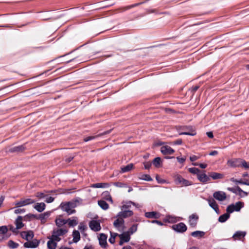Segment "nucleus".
<instances>
[{
	"instance_id": "37",
	"label": "nucleus",
	"mask_w": 249,
	"mask_h": 249,
	"mask_svg": "<svg viewBox=\"0 0 249 249\" xmlns=\"http://www.w3.org/2000/svg\"><path fill=\"white\" fill-rule=\"evenodd\" d=\"M133 167V164L132 163L127 164L126 166L121 168V172L125 173L129 172L132 169Z\"/></svg>"
},
{
	"instance_id": "60",
	"label": "nucleus",
	"mask_w": 249,
	"mask_h": 249,
	"mask_svg": "<svg viewBox=\"0 0 249 249\" xmlns=\"http://www.w3.org/2000/svg\"><path fill=\"white\" fill-rule=\"evenodd\" d=\"M228 190L231 192H232L233 193H234V194H237V192H238V190H237V186H236V187L235 188H230V187H229L228 188Z\"/></svg>"
},
{
	"instance_id": "41",
	"label": "nucleus",
	"mask_w": 249,
	"mask_h": 249,
	"mask_svg": "<svg viewBox=\"0 0 249 249\" xmlns=\"http://www.w3.org/2000/svg\"><path fill=\"white\" fill-rule=\"evenodd\" d=\"M118 235V233H112L110 232V237L108 239V241L110 244H114L115 242V237Z\"/></svg>"
},
{
	"instance_id": "44",
	"label": "nucleus",
	"mask_w": 249,
	"mask_h": 249,
	"mask_svg": "<svg viewBox=\"0 0 249 249\" xmlns=\"http://www.w3.org/2000/svg\"><path fill=\"white\" fill-rule=\"evenodd\" d=\"M137 230V224H133L129 229L128 231L126 232H129V233H130V235L131 234H133L134 232H135Z\"/></svg>"
},
{
	"instance_id": "64",
	"label": "nucleus",
	"mask_w": 249,
	"mask_h": 249,
	"mask_svg": "<svg viewBox=\"0 0 249 249\" xmlns=\"http://www.w3.org/2000/svg\"><path fill=\"white\" fill-rule=\"evenodd\" d=\"M156 179L157 181H158V182L160 183H163L165 182V181L163 179H161L160 178V177L158 175L156 177Z\"/></svg>"
},
{
	"instance_id": "47",
	"label": "nucleus",
	"mask_w": 249,
	"mask_h": 249,
	"mask_svg": "<svg viewBox=\"0 0 249 249\" xmlns=\"http://www.w3.org/2000/svg\"><path fill=\"white\" fill-rule=\"evenodd\" d=\"M188 171L190 173L193 174H199L200 170L198 168H195V167H192L189 168L188 169Z\"/></svg>"
},
{
	"instance_id": "19",
	"label": "nucleus",
	"mask_w": 249,
	"mask_h": 249,
	"mask_svg": "<svg viewBox=\"0 0 249 249\" xmlns=\"http://www.w3.org/2000/svg\"><path fill=\"white\" fill-rule=\"evenodd\" d=\"M23 219L22 216L19 215L15 220V224L18 230L21 229L24 226V224L22 222Z\"/></svg>"
},
{
	"instance_id": "26",
	"label": "nucleus",
	"mask_w": 249,
	"mask_h": 249,
	"mask_svg": "<svg viewBox=\"0 0 249 249\" xmlns=\"http://www.w3.org/2000/svg\"><path fill=\"white\" fill-rule=\"evenodd\" d=\"M109 186L110 185L107 183H96L93 184L91 187L95 188H106Z\"/></svg>"
},
{
	"instance_id": "57",
	"label": "nucleus",
	"mask_w": 249,
	"mask_h": 249,
	"mask_svg": "<svg viewBox=\"0 0 249 249\" xmlns=\"http://www.w3.org/2000/svg\"><path fill=\"white\" fill-rule=\"evenodd\" d=\"M193 164L194 165H195V166H197V165H199V167L202 168V169H205L207 167V165L206 164H205V163H200V164H198L197 163H193Z\"/></svg>"
},
{
	"instance_id": "31",
	"label": "nucleus",
	"mask_w": 249,
	"mask_h": 249,
	"mask_svg": "<svg viewBox=\"0 0 249 249\" xmlns=\"http://www.w3.org/2000/svg\"><path fill=\"white\" fill-rule=\"evenodd\" d=\"M55 222L56 225L58 227H61L65 224H67V221L66 219H61V218H56L55 220Z\"/></svg>"
},
{
	"instance_id": "29",
	"label": "nucleus",
	"mask_w": 249,
	"mask_h": 249,
	"mask_svg": "<svg viewBox=\"0 0 249 249\" xmlns=\"http://www.w3.org/2000/svg\"><path fill=\"white\" fill-rule=\"evenodd\" d=\"M230 217V214L229 213H225L221 215L218 218V221L221 223L226 222Z\"/></svg>"
},
{
	"instance_id": "43",
	"label": "nucleus",
	"mask_w": 249,
	"mask_h": 249,
	"mask_svg": "<svg viewBox=\"0 0 249 249\" xmlns=\"http://www.w3.org/2000/svg\"><path fill=\"white\" fill-rule=\"evenodd\" d=\"M23 218L24 221L30 220L32 218H36V215L34 214L28 213L25 215Z\"/></svg>"
},
{
	"instance_id": "5",
	"label": "nucleus",
	"mask_w": 249,
	"mask_h": 249,
	"mask_svg": "<svg viewBox=\"0 0 249 249\" xmlns=\"http://www.w3.org/2000/svg\"><path fill=\"white\" fill-rule=\"evenodd\" d=\"M20 236L23 239L26 240L27 242L33 239L34 236V232L31 230L21 231L20 233Z\"/></svg>"
},
{
	"instance_id": "11",
	"label": "nucleus",
	"mask_w": 249,
	"mask_h": 249,
	"mask_svg": "<svg viewBox=\"0 0 249 249\" xmlns=\"http://www.w3.org/2000/svg\"><path fill=\"white\" fill-rule=\"evenodd\" d=\"M107 236L105 233H102L99 235L98 237L99 245L103 248H106L107 245Z\"/></svg>"
},
{
	"instance_id": "13",
	"label": "nucleus",
	"mask_w": 249,
	"mask_h": 249,
	"mask_svg": "<svg viewBox=\"0 0 249 249\" xmlns=\"http://www.w3.org/2000/svg\"><path fill=\"white\" fill-rule=\"evenodd\" d=\"M25 149V145H20L10 148L9 149V151L10 153H18L23 152Z\"/></svg>"
},
{
	"instance_id": "34",
	"label": "nucleus",
	"mask_w": 249,
	"mask_h": 249,
	"mask_svg": "<svg viewBox=\"0 0 249 249\" xmlns=\"http://www.w3.org/2000/svg\"><path fill=\"white\" fill-rule=\"evenodd\" d=\"M7 246L11 249H15L18 247L19 244L10 240L7 243Z\"/></svg>"
},
{
	"instance_id": "18",
	"label": "nucleus",
	"mask_w": 249,
	"mask_h": 249,
	"mask_svg": "<svg viewBox=\"0 0 249 249\" xmlns=\"http://www.w3.org/2000/svg\"><path fill=\"white\" fill-rule=\"evenodd\" d=\"M67 223L68 224L69 227H74L76 226L78 223V218L76 216H73L71 218H68L66 219Z\"/></svg>"
},
{
	"instance_id": "7",
	"label": "nucleus",
	"mask_w": 249,
	"mask_h": 249,
	"mask_svg": "<svg viewBox=\"0 0 249 249\" xmlns=\"http://www.w3.org/2000/svg\"><path fill=\"white\" fill-rule=\"evenodd\" d=\"M175 181L177 184H180L184 186H188L192 184L190 181L183 178L180 175H178Z\"/></svg>"
},
{
	"instance_id": "4",
	"label": "nucleus",
	"mask_w": 249,
	"mask_h": 249,
	"mask_svg": "<svg viewBox=\"0 0 249 249\" xmlns=\"http://www.w3.org/2000/svg\"><path fill=\"white\" fill-rule=\"evenodd\" d=\"M40 243V241L36 239H34L24 243L23 247L27 249H35L37 247Z\"/></svg>"
},
{
	"instance_id": "6",
	"label": "nucleus",
	"mask_w": 249,
	"mask_h": 249,
	"mask_svg": "<svg viewBox=\"0 0 249 249\" xmlns=\"http://www.w3.org/2000/svg\"><path fill=\"white\" fill-rule=\"evenodd\" d=\"M242 159L240 158H235L229 160L227 164L231 167H241Z\"/></svg>"
},
{
	"instance_id": "52",
	"label": "nucleus",
	"mask_w": 249,
	"mask_h": 249,
	"mask_svg": "<svg viewBox=\"0 0 249 249\" xmlns=\"http://www.w3.org/2000/svg\"><path fill=\"white\" fill-rule=\"evenodd\" d=\"M241 167L246 169H249V162H247L245 160L242 159Z\"/></svg>"
},
{
	"instance_id": "40",
	"label": "nucleus",
	"mask_w": 249,
	"mask_h": 249,
	"mask_svg": "<svg viewBox=\"0 0 249 249\" xmlns=\"http://www.w3.org/2000/svg\"><path fill=\"white\" fill-rule=\"evenodd\" d=\"M153 164L156 167H159L161 163V159L160 157H156L153 160Z\"/></svg>"
},
{
	"instance_id": "45",
	"label": "nucleus",
	"mask_w": 249,
	"mask_h": 249,
	"mask_svg": "<svg viewBox=\"0 0 249 249\" xmlns=\"http://www.w3.org/2000/svg\"><path fill=\"white\" fill-rule=\"evenodd\" d=\"M234 211H235V208H234V204H231L227 207V213H229L230 214V213H233Z\"/></svg>"
},
{
	"instance_id": "17",
	"label": "nucleus",
	"mask_w": 249,
	"mask_h": 249,
	"mask_svg": "<svg viewBox=\"0 0 249 249\" xmlns=\"http://www.w3.org/2000/svg\"><path fill=\"white\" fill-rule=\"evenodd\" d=\"M198 179L202 183H206L210 180V178L205 173L197 174Z\"/></svg>"
},
{
	"instance_id": "36",
	"label": "nucleus",
	"mask_w": 249,
	"mask_h": 249,
	"mask_svg": "<svg viewBox=\"0 0 249 249\" xmlns=\"http://www.w3.org/2000/svg\"><path fill=\"white\" fill-rule=\"evenodd\" d=\"M57 243L53 241L52 239H50L47 242V247L48 249H55Z\"/></svg>"
},
{
	"instance_id": "9",
	"label": "nucleus",
	"mask_w": 249,
	"mask_h": 249,
	"mask_svg": "<svg viewBox=\"0 0 249 249\" xmlns=\"http://www.w3.org/2000/svg\"><path fill=\"white\" fill-rule=\"evenodd\" d=\"M133 215V212L130 210H122L116 215V217L126 218Z\"/></svg>"
},
{
	"instance_id": "27",
	"label": "nucleus",
	"mask_w": 249,
	"mask_h": 249,
	"mask_svg": "<svg viewBox=\"0 0 249 249\" xmlns=\"http://www.w3.org/2000/svg\"><path fill=\"white\" fill-rule=\"evenodd\" d=\"M209 176L213 179H218L222 178L223 177V175L216 172H211L209 174Z\"/></svg>"
},
{
	"instance_id": "20",
	"label": "nucleus",
	"mask_w": 249,
	"mask_h": 249,
	"mask_svg": "<svg viewBox=\"0 0 249 249\" xmlns=\"http://www.w3.org/2000/svg\"><path fill=\"white\" fill-rule=\"evenodd\" d=\"M45 207L46 205L43 202L36 203L34 206V208L39 213L43 212L45 210Z\"/></svg>"
},
{
	"instance_id": "33",
	"label": "nucleus",
	"mask_w": 249,
	"mask_h": 249,
	"mask_svg": "<svg viewBox=\"0 0 249 249\" xmlns=\"http://www.w3.org/2000/svg\"><path fill=\"white\" fill-rule=\"evenodd\" d=\"M207 201H208L209 206L213 209L214 210L215 209L217 206V204H216L215 201L214 200L213 198H209L207 199Z\"/></svg>"
},
{
	"instance_id": "59",
	"label": "nucleus",
	"mask_w": 249,
	"mask_h": 249,
	"mask_svg": "<svg viewBox=\"0 0 249 249\" xmlns=\"http://www.w3.org/2000/svg\"><path fill=\"white\" fill-rule=\"evenodd\" d=\"M182 143V140L180 139H178L176 141L173 142V145H181Z\"/></svg>"
},
{
	"instance_id": "23",
	"label": "nucleus",
	"mask_w": 249,
	"mask_h": 249,
	"mask_svg": "<svg viewBox=\"0 0 249 249\" xmlns=\"http://www.w3.org/2000/svg\"><path fill=\"white\" fill-rule=\"evenodd\" d=\"M124 221L122 218L117 217V219H116L113 225L116 228H119L124 225Z\"/></svg>"
},
{
	"instance_id": "8",
	"label": "nucleus",
	"mask_w": 249,
	"mask_h": 249,
	"mask_svg": "<svg viewBox=\"0 0 249 249\" xmlns=\"http://www.w3.org/2000/svg\"><path fill=\"white\" fill-rule=\"evenodd\" d=\"M111 130H112V129H110L109 130L104 131L103 133H100V134L95 135V136H89L85 137L84 138V141L85 142H88L89 141L95 140V139H96L100 137H101L103 135H105L110 133V132L111 131Z\"/></svg>"
},
{
	"instance_id": "2",
	"label": "nucleus",
	"mask_w": 249,
	"mask_h": 249,
	"mask_svg": "<svg viewBox=\"0 0 249 249\" xmlns=\"http://www.w3.org/2000/svg\"><path fill=\"white\" fill-rule=\"evenodd\" d=\"M36 200L30 198H21L18 201H17L15 203V205L16 206V207L19 208L23 206H25L27 205H29L30 204H32L35 203Z\"/></svg>"
},
{
	"instance_id": "28",
	"label": "nucleus",
	"mask_w": 249,
	"mask_h": 249,
	"mask_svg": "<svg viewBox=\"0 0 249 249\" xmlns=\"http://www.w3.org/2000/svg\"><path fill=\"white\" fill-rule=\"evenodd\" d=\"M132 204L136 206V204L134 202L130 201L123 205L121 207V210H129Z\"/></svg>"
},
{
	"instance_id": "10",
	"label": "nucleus",
	"mask_w": 249,
	"mask_h": 249,
	"mask_svg": "<svg viewBox=\"0 0 249 249\" xmlns=\"http://www.w3.org/2000/svg\"><path fill=\"white\" fill-rule=\"evenodd\" d=\"M213 197L218 201H222L226 198V195L225 192L218 191L213 194Z\"/></svg>"
},
{
	"instance_id": "63",
	"label": "nucleus",
	"mask_w": 249,
	"mask_h": 249,
	"mask_svg": "<svg viewBox=\"0 0 249 249\" xmlns=\"http://www.w3.org/2000/svg\"><path fill=\"white\" fill-rule=\"evenodd\" d=\"M198 157L196 156V155H193L192 156H190V160L191 161H195L198 159Z\"/></svg>"
},
{
	"instance_id": "53",
	"label": "nucleus",
	"mask_w": 249,
	"mask_h": 249,
	"mask_svg": "<svg viewBox=\"0 0 249 249\" xmlns=\"http://www.w3.org/2000/svg\"><path fill=\"white\" fill-rule=\"evenodd\" d=\"M9 230L12 231L14 233L17 234L18 233V229L17 228L14 227L12 225L9 226Z\"/></svg>"
},
{
	"instance_id": "61",
	"label": "nucleus",
	"mask_w": 249,
	"mask_h": 249,
	"mask_svg": "<svg viewBox=\"0 0 249 249\" xmlns=\"http://www.w3.org/2000/svg\"><path fill=\"white\" fill-rule=\"evenodd\" d=\"M54 198L52 196H49L46 198L45 202L47 203H52L54 201Z\"/></svg>"
},
{
	"instance_id": "32",
	"label": "nucleus",
	"mask_w": 249,
	"mask_h": 249,
	"mask_svg": "<svg viewBox=\"0 0 249 249\" xmlns=\"http://www.w3.org/2000/svg\"><path fill=\"white\" fill-rule=\"evenodd\" d=\"M99 206L104 210H107L108 209L109 206L108 204L103 200H100L98 201Z\"/></svg>"
},
{
	"instance_id": "46",
	"label": "nucleus",
	"mask_w": 249,
	"mask_h": 249,
	"mask_svg": "<svg viewBox=\"0 0 249 249\" xmlns=\"http://www.w3.org/2000/svg\"><path fill=\"white\" fill-rule=\"evenodd\" d=\"M196 134V133L193 129L191 130V131L188 132H181L179 133V135H189V136H195Z\"/></svg>"
},
{
	"instance_id": "12",
	"label": "nucleus",
	"mask_w": 249,
	"mask_h": 249,
	"mask_svg": "<svg viewBox=\"0 0 249 249\" xmlns=\"http://www.w3.org/2000/svg\"><path fill=\"white\" fill-rule=\"evenodd\" d=\"M89 227L91 230L94 231H100L101 228L100 224L96 220H92L89 223Z\"/></svg>"
},
{
	"instance_id": "22",
	"label": "nucleus",
	"mask_w": 249,
	"mask_h": 249,
	"mask_svg": "<svg viewBox=\"0 0 249 249\" xmlns=\"http://www.w3.org/2000/svg\"><path fill=\"white\" fill-rule=\"evenodd\" d=\"M246 234V232L245 231H237L235 232L232 238L234 239H241L242 238H244Z\"/></svg>"
},
{
	"instance_id": "39",
	"label": "nucleus",
	"mask_w": 249,
	"mask_h": 249,
	"mask_svg": "<svg viewBox=\"0 0 249 249\" xmlns=\"http://www.w3.org/2000/svg\"><path fill=\"white\" fill-rule=\"evenodd\" d=\"M59 235H58L57 234L55 233V232H53V231L52 236L50 238L48 237V238L52 239L53 241L54 242H59L61 240V238L59 237Z\"/></svg>"
},
{
	"instance_id": "1",
	"label": "nucleus",
	"mask_w": 249,
	"mask_h": 249,
	"mask_svg": "<svg viewBox=\"0 0 249 249\" xmlns=\"http://www.w3.org/2000/svg\"><path fill=\"white\" fill-rule=\"evenodd\" d=\"M77 202V200L62 202L59 207L63 212H66L68 215H71L76 213L74 208L76 207Z\"/></svg>"
},
{
	"instance_id": "62",
	"label": "nucleus",
	"mask_w": 249,
	"mask_h": 249,
	"mask_svg": "<svg viewBox=\"0 0 249 249\" xmlns=\"http://www.w3.org/2000/svg\"><path fill=\"white\" fill-rule=\"evenodd\" d=\"M177 159L180 163H183L186 160L185 158H180L179 157H177Z\"/></svg>"
},
{
	"instance_id": "24",
	"label": "nucleus",
	"mask_w": 249,
	"mask_h": 249,
	"mask_svg": "<svg viewBox=\"0 0 249 249\" xmlns=\"http://www.w3.org/2000/svg\"><path fill=\"white\" fill-rule=\"evenodd\" d=\"M205 232L203 231H196L192 232L191 235L195 238H200L204 236Z\"/></svg>"
},
{
	"instance_id": "51",
	"label": "nucleus",
	"mask_w": 249,
	"mask_h": 249,
	"mask_svg": "<svg viewBox=\"0 0 249 249\" xmlns=\"http://www.w3.org/2000/svg\"><path fill=\"white\" fill-rule=\"evenodd\" d=\"M50 213L49 212H45L43 213H42L39 215V219L41 220L45 219L50 215Z\"/></svg>"
},
{
	"instance_id": "42",
	"label": "nucleus",
	"mask_w": 249,
	"mask_h": 249,
	"mask_svg": "<svg viewBox=\"0 0 249 249\" xmlns=\"http://www.w3.org/2000/svg\"><path fill=\"white\" fill-rule=\"evenodd\" d=\"M237 190L238 192V195L242 197H245L248 195V192L242 190L239 186H237Z\"/></svg>"
},
{
	"instance_id": "30",
	"label": "nucleus",
	"mask_w": 249,
	"mask_h": 249,
	"mask_svg": "<svg viewBox=\"0 0 249 249\" xmlns=\"http://www.w3.org/2000/svg\"><path fill=\"white\" fill-rule=\"evenodd\" d=\"M53 232H55L56 234L59 236H62L68 232V230L65 229H58L56 230H54L53 231Z\"/></svg>"
},
{
	"instance_id": "49",
	"label": "nucleus",
	"mask_w": 249,
	"mask_h": 249,
	"mask_svg": "<svg viewBox=\"0 0 249 249\" xmlns=\"http://www.w3.org/2000/svg\"><path fill=\"white\" fill-rule=\"evenodd\" d=\"M144 2H142L137 3H135V4H132V5H130L127 6L125 7H124V10H127L130 9L131 8H134L135 7H136L137 6H139V5L143 3Z\"/></svg>"
},
{
	"instance_id": "16",
	"label": "nucleus",
	"mask_w": 249,
	"mask_h": 249,
	"mask_svg": "<svg viewBox=\"0 0 249 249\" xmlns=\"http://www.w3.org/2000/svg\"><path fill=\"white\" fill-rule=\"evenodd\" d=\"M160 151L163 155H168L173 154L175 151L169 146L165 145L161 147Z\"/></svg>"
},
{
	"instance_id": "25",
	"label": "nucleus",
	"mask_w": 249,
	"mask_h": 249,
	"mask_svg": "<svg viewBox=\"0 0 249 249\" xmlns=\"http://www.w3.org/2000/svg\"><path fill=\"white\" fill-rule=\"evenodd\" d=\"M73 242L77 243L80 240V234L78 231L73 230L72 232Z\"/></svg>"
},
{
	"instance_id": "35",
	"label": "nucleus",
	"mask_w": 249,
	"mask_h": 249,
	"mask_svg": "<svg viewBox=\"0 0 249 249\" xmlns=\"http://www.w3.org/2000/svg\"><path fill=\"white\" fill-rule=\"evenodd\" d=\"M244 204L242 201L237 202L234 204V208H235V211L239 212L240 210L244 207Z\"/></svg>"
},
{
	"instance_id": "58",
	"label": "nucleus",
	"mask_w": 249,
	"mask_h": 249,
	"mask_svg": "<svg viewBox=\"0 0 249 249\" xmlns=\"http://www.w3.org/2000/svg\"><path fill=\"white\" fill-rule=\"evenodd\" d=\"M145 169H149L151 166V163L150 162H145L143 163Z\"/></svg>"
},
{
	"instance_id": "38",
	"label": "nucleus",
	"mask_w": 249,
	"mask_h": 249,
	"mask_svg": "<svg viewBox=\"0 0 249 249\" xmlns=\"http://www.w3.org/2000/svg\"><path fill=\"white\" fill-rule=\"evenodd\" d=\"M230 180L233 182H234L236 184H244L246 185H249V182L247 181H244L242 179L237 180L233 178H232L230 179Z\"/></svg>"
},
{
	"instance_id": "15",
	"label": "nucleus",
	"mask_w": 249,
	"mask_h": 249,
	"mask_svg": "<svg viewBox=\"0 0 249 249\" xmlns=\"http://www.w3.org/2000/svg\"><path fill=\"white\" fill-rule=\"evenodd\" d=\"M144 215L148 218L158 219L160 217V214L157 212L152 211L145 213Z\"/></svg>"
},
{
	"instance_id": "54",
	"label": "nucleus",
	"mask_w": 249,
	"mask_h": 249,
	"mask_svg": "<svg viewBox=\"0 0 249 249\" xmlns=\"http://www.w3.org/2000/svg\"><path fill=\"white\" fill-rule=\"evenodd\" d=\"M103 195L106 196V200L110 201L111 202H113L111 196L109 194L108 192H105L103 193Z\"/></svg>"
},
{
	"instance_id": "21",
	"label": "nucleus",
	"mask_w": 249,
	"mask_h": 249,
	"mask_svg": "<svg viewBox=\"0 0 249 249\" xmlns=\"http://www.w3.org/2000/svg\"><path fill=\"white\" fill-rule=\"evenodd\" d=\"M120 239L123 240L124 242H128L130 239V235L129 232H124L122 234H118Z\"/></svg>"
},
{
	"instance_id": "56",
	"label": "nucleus",
	"mask_w": 249,
	"mask_h": 249,
	"mask_svg": "<svg viewBox=\"0 0 249 249\" xmlns=\"http://www.w3.org/2000/svg\"><path fill=\"white\" fill-rule=\"evenodd\" d=\"M86 229V226L82 223H81L78 226V230L81 232L85 231Z\"/></svg>"
},
{
	"instance_id": "48",
	"label": "nucleus",
	"mask_w": 249,
	"mask_h": 249,
	"mask_svg": "<svg viewBox=\"0 0 249 249\" xmlns=\"http://www.w3.org/2000/svg\"><path fill=\"white\" fill-rule=\"evenodd\" d=\"M141 179L147 181H151L153 180L152 178L149 175L147 174H143L142 176Z\"/></svg>"
},
{
	"instance_id": "50",
	"label": "nucleus",
	"mask_w": 249,
	"mask_h": 249,
	"mask_svg": "<svg viewBox=\"0 0 249 249\" xmlns=\"http://www.w3.org/2000/svg\"><path fill=\"white\" fill-rule=\"evenodd\" d=\"M8 228L6 226H2L0 227V234H4L7 233Z\"/></svg>"
},
{
	"instance_id": "14",
	"label": "nucleus",
	"mask_w": 249,
	"mask_h": 249,
	"mask_svg": "<svg viewBox=\"0 0 249 249\" xmlns=\"http://www.w3.org/2000/svg\"><path fill=\"white\" fill-rule=\"evenodd\" d=\"M198 216L196 214H192L189 217V222L191 227H195L197 224Z\"/></svg>"
},
{
	"instance_id": "55",
	"label": "nucleus",
	"mask_w": 249,
	"mask_h": 249,
	"mask_svg": "<svg viewBox=\"0 0 249 249\" xmlns=\"http://www.w3.org/2000/svg\"><path fill=\"white\" fill-rule=\"evenodd\" d=\"M26 211L25 209L18 208L14 211V213L19 214L25 213Z\"/></svg>"
},
{
	"instance_id": "3",
	"label": "nucleus",
	"mask_w": 249,
	"mask_h": 249,
	"mask_svg": "<svg viewBox=\"0 0 249 249\" xmlns=\"http://www.w3.org/2000/svg\"><path fill=\"white\" fill-rule=\"evenodd\" d=\"M172 229L178 233H183L187 230L186 225L183 222L172 225Z\"/></svg>"
}]
</instances>
